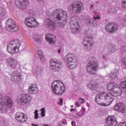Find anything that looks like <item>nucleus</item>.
Segmentation results:
<instances>
[{
  "mask_svg": "<svg viewBox=\"0 0 126 126\" xmlns=\"http://www.w3.org/2000/svg\"><path fill=\"white\" fill-rule=\"evenodd\" d=\"M50 18L53 20L54 22L58 21L55 23L56 26L59 28H63L66 24L67 13L63 10L57 9L51 13Z\"/></svg>",
  "mask_w": 126,
  "mask_h": 126,
  "instance_id": "f257e3e1",
  "label": "nucleus"
},
{
  "mask_svg": "<svg viewBox=\"0 0 126 126\" xmlns=\"http://www.w3.org/2000/svg\"><path fill=\"white\" fill-rule=\"evenodd\" d=\"M2 103L0 106V111L6 114L8 112V110L13 106V102L10 97L5 96L2 97V95L0 94V104Z\"/></svg>",
  "mask_w": 126,
  "mask_h": 126,
  "instance_id": "f03ea898",
  "label": "nucleus"
},
{
  "mask_svg": "<svg viewBox=\"0 0 126 126\" xmlns=\"http://www.w3.org/2000/svg\"><path fill=\"white\" fill-rule=\"evenodd\" d=\"M97 68H98L97 59L93 56L89 57L87 64V72L91 75H95Z\"/></svg>",
  "mask_w": 126,
  "mask_h": 126,
  "instance_id": "7ed1b4c3",
  "label": "nucleus"
},
{
  "mask_svg": "<svg viewBox=\"0 0 126 126\" xmlns=\"http://www.w3.org/2000/svg\"><path fill=\"white\" fill-rule=\"evenodd\" d=\"M51 87L52 91L57 95H63L65 92V87L60 80L53 82Z\"/></svg>",
  "mask_w": 126,
  "mask_h": 126,
  "instance_id": "20e7f679",
  "label": "nucleus"
},
{
  "mask_svg": "<svg viewBox=\"0 0 126 126\" xmlns=\"http://www.w3.org/2000/svg\"><path fill=\"white\" fill-rule=\"evenodd\" d=\"M85 37L83 41V44L84 45V48L86 51H92L94 44L91 41H92V35L91 34V32L90 30H88L85 33Z\"/></svg>",
  "mask_w": 126,
  "mask_h": 126,
  "instance_id": "39448f33",
  "label": "nucleus"
},
{
  "mask_svg": "<svg viewBox=\"0 0 126 126\" xmlns=\"http://www.w3.org/2000/svg\"><path fill=\"white\" fill-rule=\"evenodd\" d=\"M65 61L67 62V66L71 69H75L78 63L76 57L74 54L71 53L67 54L65 56Z\"/></svg>",
  "mask_w": 126,
  "mask_h": 126,
  "instance_id": "423d86ee",
  "label": "nucleus"
},
{
  "mask_svg": "<svg viewBox=\"0 0 126 126\" xmlns=\"http://www.w3.org/2000/svg\"><path fill=\"white\" fill-rule=\"evenodd\" d=\"M69 10H71L73 13H80L83 10V3L79 1L72 2L68 7Z\"/></svg>",
  "mask_w": 126,
  "mask_h": 126,
  "instance_id": "0eeeda50",
  "label": "nucleus"
},
{
  "mask_svg": "<svg viewBox=\"0 0 126 126\" xmlns=\"http://www.w3.org/2000/svg\"><path fill=\"white\" fill-rule=\"evenodd\" d=\"M6 29L9 31V32H17L19 29H18V27L16 26V24H15V22L11 19H8L6 21Z\"/></svg>",
  "mask_w": 126,
  "mask_h": 126,
  "instance_id": "6e6552de",
  "label": "nucleus"
},
{
  "mask_svg": "<svg viewBox=\"0 0 126 126\" xmlns=\"http://www.w3.org/2000/svg\"><path fill=\"white\" fill-rule=\"evenodd\" d=\"M50 68L53 71L59 72L63 68V63L60 60H51L50 62Z\"/></svg>",
  "mask_w": 126,
  "mask_h": 126,
  "instance_id": "1a4fd4ad",
  "label": "nucleus"
},
{
  "mask_svg": "<svg viewBox=\"0 0 126 126\" xmlns=\"http://www.w3.org/2000/svg\"><path fill=\"white\" fill-rule=\"evenodd\" d=\"M17 46V44L14 41H10L7 45V51L10 54L13 55L19 51L20 44Z\"/></svg>",
  "mask_w": 126,
  "mask_h": 126,
  "instance_id": "9d476101",
  "label": "nucleus"
},
{
  "mask_svg": "<svg viewBox=\"0 0 126 126\" xmlns=\"http://www.w3.org/2000/svg\"><path fill=\"white\" fill-rule=\"evenodd\" d=\"M120 28V26L118 24L113 22H110L106 24L105 30L106 32L109 34H112L117 32L119 29Z\"/></svg>",
  "mask_w": 126,
  "mask_h": 126,
  "instance_id": "9b49d317",
  "label": "nucleus"
},
{
  "mask_svg": "<svg viewBox=\"0 0 126 126\" xmlns=\"http://www.w3.org/2000/svg\"><path fill=\"white\" fill-rule=\"evenodd\" d=\"M29 4L28 0H15V4L20 9H26L27 5Z\"/></svg>",
  "mask_w": 126,
  "mask_h": 126,
  "instance_id": "f8f14e48",
  "label": "nucleus"
},
{
  "mask_svg": "<svg viewBox=\"0 0 126 126\" xmlns=\"http://www.w3.org/2000/svg\"><path fill=\"white\" fill-rule=\"evenodd\" d=\"M11 80L13 82H17V83H21V73L15 71L13 72L11 75Z\"/></svg>",
  "mask_w": 126,
  "mask_h": 126,
  "instance_id": "ddd939ff",
  "label": "nucleus"
},
{
  "mask_svg": "<svg viewBox=\"0 0 126 126\" xmlns=\"http://www.w3.org/2000/svg\"><path fill=\"white\" fill-rule=\"evenodd\" d=\"M114 109L119 113H122L123 114L126 113V107L125 104L122 102L116 103L114 107Z\"/></svg>",
  "mask_w": 126,
  "mask_h": 126,
  "instance_id": "4468645a",
  "label": "nucleus"
},
{
  "mask_svg": "<svg viewBox=\"0 0 126 126\" xmlns=\"http://www.w3.org/2000/svg\"><path fill=\"white\" fill-rule=\"evenodd\" d=\"M44 26L49 29L51 31H55L56 29V26L55 25L54 21L53 20L52 21L48 18L44 20Z\"/></svg>",
  "mask_w": 126,
  "mask_h": 126,
  "instance_id": "2eb2a0df",
  "label": "nucleus"
},
{
  "mask_svg": "<svg viewBox=\"0 0 126 126\" xmlns=\"http://www.w3.org/2000/svg\"><path fill=\"white\" fill-rule=\"evenodd\" d=\"M15 118L18 122H20L21 123H24L27 121L26 115L21 112H17L15 115Z\"/></svg>",
  "mask_w": 126,
  "mask_h": 126,
  "instance_id": "dca6fc26",
  "label": "nucleus"
},
{
  "mask_svg": "<svg viewBox=\"0 0 126 126\" xmlns=\"http://www.w3.org/2000/svg\"><path fill=\"white\" fill-rule=\"evenodd\" d=\"M20 100L23 105H25V104L27 105L31 102L32 97L28 94H23L21 95Z\"/></svg>",
  "mask_w": 126,
  "mask_h": 126,
  "instance_id": "f3484780",
  "label": "nucleus"
},
{
  "mask_svg": "<svg viewBox=\"0 0 126 126\" xmlns=\"http://www.w3.org/2000/svg\"><path fill=\"white\" fill-rule=\"evenodd\" d=\"M107 126H116L118 125L117 119L114 117L109 116L106 119Z\"/></svg>",
  "mask_w": 126,
  "mask_h": 126,
  "instance_id": "a211bd4d",
  "label": "nucleus"
},
{
  "mask_svg": "<svg viewBox=\"0 0 126 126\" xmlns=\"http://www.w3.org/2000/svg\"><path fill=\"white\" fill-rule=\"evenodd\" d=\"M45 39L47 42H48L51 45L55 44L57 39L56 38V36L52 33H47L45 35Z\"/></svg>",
  "mask_w": 126,
  "mask_h": 126,
  "instance_id": "6ab92c4d",
  "label": "nucleus"
},
{
  "mask_svg": "<svg viewBox=\"0 0 126 126\" xmlns=\"http://www.w3.org/2000/svg\"><path fill=\"white\" fill-rule=\"evenodd\" d=\"M8 66L11 67V68H16L17 66V61L13 58H9L7 60Z\"/></svg>",
  "mask_w": 126,
  "mask_h": 126,
  "instance_id": "aec40b11",
  "label": "nucleus"
},
{
  "mask_svg": "<svg viewBox=\"0 0 126 126\" xmlns=\"http://www.w3.org/2000/svg\"><path fill=\"white\" fill-rule=\"evenodd\" d=\"M79 22L76 20V17L75 16L71 17L70 19L69 25L70 27H73V26H76L77 25L78 27H79Z\"/></svg>",
  "mask_w": 126,
  "mask_h": 126,
  "instance_id": "412c9836",
  "label": "nucleus"
},
{
  "mask_svg": "<svg viewBox=\"0 0 126 126\" xmlns=\"http://www.w3.org/2000/svg\"><path fill=\"white\" fill-rule=\"evenodd\" d=\"M34 20V18L32 17H28L25 20V24L28 27H30L32 28V23H33V21Z\"/></svg>",
  "mask_w": 126,
  "mask_h": 126,
  "instance_id": "4be33fe9",
  "label": "nucleus"
},
{
  "mask_svg": "<svg viewBox=\"0 0 126 126\" xmlns=\"http://www.w3.org/2000/svg\"><path fill=\"white\" fill-rule=\"evenodd\" d=\"M119 74H120L119 72V70H114L113 73H110L109 76L110 77L112 78V79H115L117 78L118 76H119Z\"/></svg>",
  "mask_w": 126,
  "mask_h": 126,
  "instance_id": "5701e85b",
  "label": "nucleus"
},
{
  "mask_svg": "<svg viewBox=\"0 0 126 126\" xmlns=\"http://www.w3.org/2000/svg\"><path fill=\"white\" fill-rule=\"evenodd\" d=\"M79 27L77 26H74L73 27H70V29L71 30V32L73 34H77V33H79L80 32V30H79Z\"/></svg>",
  "mask_w": 126,
  "mask_h": 126,
  "instance_id": "b1692460",
  "label": "nucleus"
},
{
  "mask_svg": "<svg viewBox=\"0 0 126 126\" xmlns=\"http://www.w3.org/2000/svg\"><path fill=\"white\" fill-rule=\"evenodd\" d=\"M108 50L109 53H115L117 52V47L114 45H109L108 46Z\"/></svg>",
  "mask_w": 126,
  "mask_h": 126,
  "instance_id": "393cba45",
  "label": "nucleus"
},
{
  "mask_svg": "<svg viewBox=\"0 0 126 126\" xmlns=\"http://www.w3.org/2000/svg\"><path fill=\"white\" fill-rule=\"evenodd\" d=\"M39 92L38 88H29L28 93L29 94H37Z\"/></svg>",
  "mask_w": 126,
  "mask_h": 126,
  "instance_id": "a878e982",
  "label": "nucleus"
},
{
  "mask_svg": "<svg viewBox=\"0 0 126 126\" xmlns=\"http://www.w3.org/2000/svg\"><path fill=\"white\" fill-rule=\"evenodd\" d=\"M6 14L5 8L0 6V17H3Z\"/></svg>",
  "mask_w": 126,
  "mask_h": 126,
  "instance_id": "bb28decb",
  "label": "nucleus"
},
{
  "mask_svg": "<svg viewBox=\"0 0 126 126\" xmlns=\"http://www.w3.org/2000/svg\"><path fill=\"white\" fill-rule=\"evenodd\" d=\"M33 40L37 44H40V43L41 42V37L40 36V35H38V34H35L33 36Z\"/></svg>",
  "mask_w": 126,
  "mask_h": 126,
  "instance_id": "cd10ccee",
  "label": "nucleus"
},
{
  "mask_svg": "<svg viewBox=\"0 0 126 126\" xmlns=\"http://www.w3.org/2000/svg\"><path fill=\"white\" fill-rule=\"evenodd\" d=\"M119 6L118 5H115L112 6L111 9V12L112 13H116V12L119 10Z\"/></svg>",
  "mask_w": 126,
  "mask_h": 126,
  "instance_id": "c85d7f7f",
  "label": "nucleus"
},
{
  "mask_svg": "<svg viewBox=\"0 0 126 126\" xmlns=\"http://www.w3.org/2000/svg\"><path fill=\"white\" fill-rule=\"evenodd\" d=\"M94 23V20L91 18H88L86 21V25L88 26L93 24Z\"/></svg>",
  "mask_w": 126,
  "mask_h": 126,
  "instance_id": "c756f323",
  "label": "nucleus"
},
{
  "mask_svg": "<svg viewBox=\"0 0 126 126\" xmlns=\"http://www.w3.org/2000/svg\"><path fill=\"white\" fill-rule=\"evenodd\" d=\"M39 26V23L36 21V19L33 18V20L32 21V28H37Z\"/></svg>",
  "mask_w": 126,
  "mask_h": 126,
  "instance_id": "7c9ffc66",
  "label": "nucleus"
},
{
  "mask_svg": "<svg viewBox=\"0 0 126 126\" xmlns=\"http://www.w3.org/2000/svg\"><path fill=\"white\" fill-rule=\"evenodd\" d=\"M120 53L121 54H124V53H126V45H124L120 49Z\"/></svg>",
  "mask_w": 126,
  "mask_h": 126,
  "instance_id": "2f4dec72",
  "label": "nucleus"
},
{
  "mask_svg": "<svg viewBox=\"0 0 126 126\" xmlns=\"http://www.w3.org/2000/svg\"><path fill=\"white\" fill-rule=\"evenodd\" d=\"M34 114H35L34 119L37 120L39 119V114H38V110H35Z\"/></svg>",
  "mask_w": 126,
  "mask_h": 126,
  "instance_id": "473e14b6",
  "label": "nucleus"
},
{
  "mask_svg": "<svg viewBox=\"0 0 126 126\" xmlns=\"http://www.w3.org/2000/svg\"><path fill=\"white\" fill-rule=\"evenodd\" d=\"M41 117H45V116H46V113H45V108H42L41 109Z\"/></svg>",
  "mask_w": 126,
  "mask_h": 126,
  "instance_id": "72a5a7b5",
  "label": "nucleus"
},
{
  "mask_svg": "<svg viewBox=\"0 0 126 126\" xmlns=\"http://www.w3.org/2000/svg\"><path fill=\"white\" fill-rule=\"evenodd\" d=\"M121 63L122 64H124L126 66V58H123L121 59Z\"/></svg>",
  "mask_w": 126,
  "mask_h": 126,
  "instance_id": "f704fd0d",
  "label": "nucleus"
},
{
  "mask_svg": "<svg viewBox=\"0 0 126 126\" xmlns=\"http://www.w3.org/2000/svg\"><path fill=\"white\" fill-rule=\"evenodd\" d=\"M122 5L124 8L126 9V0H122Z\"/></svg>",
  "mask_w": 126,
  "mask_h": 126,
  "instance_id": "c9c22d12",
  "label": "nucleus"
},
{
  "mask_svg": "<svg viewBox=\"0 0 126 126\" xmlns=\"http://www.w3.org/2000/svg\"><path fill=\"white\" fill-rule=\"evenodd\" d=\"M40 58V60L42 63H46V58H45V56H41Z\"/></svg>",
  "mask_w": 126,
  "mask_h": 126,
  "instance_id": "e433bc0d",
  "label": "nucleus"
},
{
  "mask_svg": "<svg viewBox=\"0 0 126 126\" xmlns=\"http://www.w3.org/2000/svg\"><path fill=\"white\" fill-rule=\"evenodd\" d=\"M40 72H41V68L39 67H36V69H35V73H36V74H39Z\"/></svg>",
  "mask_w": 126,
  "mask_h": 126,
  "instance_id": "4c0bfd02",
  "label": "nucleus"
},
{
  "mask_svg": "<svg viewBox=\"0 0 126 126\" xmlns=\"http://www.w3.org/2000/svg\"><path fill=\"white\" fill-rule=\"evenodd\" d=\"M29 88H38L36 84H32Z\"/></svg>",
  "mask_w": 126,
  "mask_h": 126,
  "instance_id": "58836bf2",
  "label": "nucleus"
},
{
  "mask_svg": "<svg viewBox=\"0 0 126 126\" xmlns=\"http://www.w3.org/2000/svg\"><path fill=\"white\" fill-rule=\"evenodd\" d=\"M38 55L39 58H40V57H42V56H44V55H43V53L42 52V51H41V50H39V51H38Z\"/></svg>",
  "mask_w": 126,
  "mask_h": 126,
  "instance_id": "ea45409f",
  "label": "nucleus"
},
{
  "mask_svg": "<svg viewBox=\"0 0 126 126\" xmlns=\"http://www.w3.org/2000/svg\"><path fill=\"white\" fill-rule=\"evenodd\" d=\"M117 126H126V123L124 122V123H119Z\"/></svg>",
  "mask_w": 126,
  "mask_h": 126,
  "instance_id": "a19ab883",
  "label": "nucleus"
},
{
  "mask_svg": "<svg viewBox=\"0 0 126 126\" xmlns=\"http://www.w3.org/2000/svg\"><path fill=\"white\" fill-rule=\"evenodd\" d=\"M63 98H60V102L58 103V104L61 105H63Z\"/></svg>",
  "mask_w": 126,
  "mask_h": 126,
  "instance_id": "79ce46f5",
  "label": "nucleus"
},
{
  "mask_svg": "<svg viewBox=\"0 0 126 126\" xmlns=\"http://www.w3.org/2000/svg\"><path fill=\"white\" fill-rule=\"evenodd\" d=\"M79 100L81 101H79L80 104H83V102H84V98H82L81 97L79 98Z\"/></svg>",
  "mask_w": 126,
  "mask_h": 126,
  "instance_id": "37998d69",
  "label": "nucleus"
},
{
  "mask_svg": "<svg viewBox=\"0 0 126 126\" xmlns=\"http://www.w3.org/2000/svg\"><path fill=\"white\" fill-rule=\"evenodd\" d=\"M94 20H99L101 18V17L100 16H98L97 17H94Z\"/></svg>",
  "mask_w": 126,
  "mask_h": 126,
  "instance_id": "c03bdc74",
  "label": "nucleus"
},
{
  "mask_svg": "<svg viewBox=\"0 0 126 126\" xmlns=\"http://www.w3.org/2000/svg\"><path fill=\"white\" fill-rule=\"evenodd\" d=\"M103 59H104V60H108V56L107 55H103L102 57Z\"/></svg>",
  "mask_w": 126,
  "mask_h": 126,
  "instance_id": "a18cd8bd",
  "label": "nucleus"
},
{
  "mask_svg": "<svg viewBox=\"0 0 126 126\" xmlns=\"http://www.w3.org/2000/svg\"><path fill=\"white\" fill-rule=\"evenodd\" d=\"M75 105L76 106H77V107H80V104H79V103L78 102H76Z\"/></svg>",
  "mask_w": 126,
  "mask_h": 126,
  "instance_id": "49530a36",
  "label": "nucleus"
},
{
  "mask_svg": "<svg viewBox=\"0 0 126 126\" xmlns=\"http://www.w3.org/2000/svg\"><path fill=\"white\" fill-rule=\"evenodd\" d=\"M71 125H72V126H75V122L72 121L71 122Z\"/></svg>",
  "mask_w": 126,
  "mask_h": 126,
  "instance_id": "de8ad7c7",
  "label": "nucleus"
},
{
  "mask_svg": "<svg viewBox=\"0 0 126 126\" xmlns=\"http://www.w3.org/2000/svg\"><path fill=\"white\" fill-rule=\"evenodd\" d=\"M82 110L84 112V113L85 112V111H86L85 108L82 107Z\"/></svg>",
  "mask_w": 126,
  "mask_h": 126,
  "instance_id": "09e8293b",
  "label": "nucleus"
},
{
  "mask_svg": "<svg viewBox=\"0 0 126 126\" xmlns=\"http://www.w3.org/2000/svg\"><path fill=\"white\" fill-rule=\"evenodd\" d=\"M63 125H66V121L64 120V121L63 122Z\"/></svg>",
  "mask_w": 126,
  "mask_h": 126,
  "instance_id": "8fccbe9b",
  "label": "nucleus"
},
{
  "mask_svg": "<svg viewBox=\"0 0 126 126\" xmlns=\"http://www.w3.org/2000/svg\"><path fill=\"white\" fill-rule=\"evenodd\" d=\"M70 112H75V109H71L70 110Z\"/></svg>",
  "mask_w": 126,
  "mask_h": 126,
  "instance_id": "3c124183",
  "label": "nucleus"
},
{
  "mask_svg": "<svg viewBox=\"0 0 126 126\" xmlns=\"http://www.w3.org/2000/svg\"><path fill=\"white\" fill-rule=\"evenodd\" d=\"M32 126H39V125H35V124H32Z\"/></svg>",
  "mask_w": 126,
  "mask_h": 126,
  "instance_id": "603ef678",
  "label": "nucleus"
},
{
  "mask_svg": "<svg viewBox=\"0 0 126 126\" xmlns=\"http://www.w3.org/2000/svg\"><path fill=\"white\" fill-rule=\"evenodd\" d=\"M61 49H58L59 54H61Z\"/></svg>",
  "mask_w": 126,
  "mask_h": 126,
  "instance_id": "864d4df0",
  "label": "nucleus"
},
{
  "mask_svg": "<svg viewBox=\"0 0 126 126\" xmlns=\"http://www.w3.org/2000/svg\"><path fill=\"white\" fill-rule=\"evenodd\" d=\"M77 116H78V117H80V114H79V113H77Z\"/></svg>",
  "mask_w": 126,
  "mask_h": 126,
  "instance_id": "5fc2aeb1",
  "label": "nucleus"
},
{
  "mask_svg": "<svg viewBox=\"0 0 126 126\" xmlns=\"http://www.w3.org/2000/svg\"><path fill=\"white\" fill-rule=\"evenodd\" d=\"M92 7H93V4H92V5L91 6L90 9H92Z\"/></svg>",
  "mask_w": 126,
  "mask_h": 126,
  "instance_id": "6e6d98bb",
  "label": "nucleus"
},
{
  "mask_svg": "<svg viewBox=\"0 0 126 126\" xmlns=\"http://www.w3.org/2000/svg\"><path fill=\"white\" fill-rule=\"evenodd\" d=\"M82 115H83V116L84 115V113L82 112Z\"/></svg>",
  "mask_w": 126,
  "mask_h": 126,
  "instance_id": "4d7b16f0",
  "label": "nucleus"
},
{
  "mask_svg": "<svg viewBox=\"0 0 126 126\" xmlns=\"http://www.w3.org/2000/svg\"><path fill=\"white\" fill-rule=\"evenodd\" d=\"M71 108H73V105L71 106Z\"/></svg>",
  "mask_w": 126,
  "mask_h": 126,
  "instance_id": "13d9d810",
  "label": "nucleus"
},
{
  "mask_svg": "<svg viewBox=\"0 0 126 126\" xmlns=\"http://www.w3.org/2000/svg\"><path fill=\"white\" fill-rule=\"evenodd\" d=\"M37 0V1H40V0Z\"/></svg>",
  "mask_w": 126,
  "mask_h": 126,
  "instance_id": "bf43d9fd",
  "label": "nucleus"
},
{
  "mask_svg": "<svg viewBox=\"0 0 126 126\" xmlns=\"http://www.w3.org/2000/svg\"><path fill=\"white\" fill-rule=\"evenodd\" d=\"M77 118H78V117H77Z\"/></svg>",
  "mask_w": 126,
  "mask_h": 126,
  "instance_id": "052dcab7",
  "label": "nucleus"
}]
</instances>
